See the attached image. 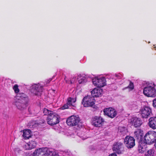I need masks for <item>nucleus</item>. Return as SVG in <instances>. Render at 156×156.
<instances>
[{"mask_svg": "<svg viewBox=\"0 0 156 156\" xmlns=\"http://www.w3.org/2000/svg\"><path fill=\"white\" fill-rule=\"evenodd\" d=\"M43 113L44 115H48L47 121L49 125L53 126L59 123V117L56 113L46 108L43 109Z\"/></svg>", "mask_w": 156, "mask_h": 156, "instance_id": "nucleus-1", "label": "nucleus"}, {"mask_svg": "<svg viewBox=\"0 0 156 156\" xmlns=\"http://www.w3.org/2000/svg\"><path fill=\"white\" fill-rule=\"evenodd\" d=\"M52 152L47 148H41L35 150L33 153V156H52Z\"/></svg>", "mask_w": 156, "mask_h": 156, "instance_id": "nucleus-2", "label": "nucleus"}, {"mask_svg": "<svg viewBox=\"0 0 156 156\" xmlns=\"http://www.w3.org/2000/svg\"><path fill=\"white\" fill-rule=\"evenodd\" d=\"M145 142L147 144H151L155 142L156 143V132L151 131L146 134L144 136Z\"/></svg>", "mask_w": 156, "mask_h": 156, "instance_id": "nucleus-3", "label": "nucleus"}, {"mask_svg": "<svg viewBox=\"0 0 156 156\" xmlns=\"http://www.w3.org/2000/svg\"><path fill=\"white\" fill-rule=\"evenodd\" d=\"M80 121V118L73 115L69 117L66 120V122L68 126H77Z\"/></svg>", "mask_w": 156, "mask_h": 156, "instance_id": "nucleus-4", "label": "nucleus"}, {"mask_svg": "<svg viewBox=\"0 0 156 156\" xmlns=\"http://www.w3.org/2000/svg\"><path fill=\"white\" fill-rule=\"evenodd\" d=\"M123 141V139L122 142L119 141L115 142L113 145V150L118 154H122L124 151Z\"/></svg>", "mask_w": 156, "mask_h": 156, "instance_id": "nucleus-5", "label": "nucleus"}, {"mask_svg": "<svg viewBox=\"0 0 156 156\" xmlns=\"http://www.w3.org/2000/svg\"><path fill=\"white\" fill-rule=\"evenodd\" d=\"M94 98L90 96L85 97L82 101V103L84 107H88L92 106L95 104Z\"/></svg>", "mask_w": 156, "mask_h": 156, "instance_id": "nucleus-6", "label": "nucleus"}, {"mask_svg": "<svg viewBox=\"0 0 156 156\" xmlns=\"http://www.w3.org/2000/svg\"><path fill=\"white\" fill-rule=\"evenodd\" d=\"M15 105L19 110H23L26 108L28 105V99H18L15 102Z\"/></svg>", "mask_w": 156, "mask_h": 156, "instance_id": "nucleus-7", "label": "nucleus"}, {"mask_svg": "<svg viewBox=\"0 0 156 156\" xmlns=\"http://www.w3.org/2000/svg\"><path fill=\"white\" fill-rule=\"evenodd\" d=\"M144 94L148 97H154L156 96V90L150 86L144 87L143 90Z\"/></svg>", "mask_w": 156, "mask_h": 156, "instance_id": "nucleus-8", "label": "nucleus"}, {"mask_svg": "<svg viewBox=\"0 0 156 156\" xmlns=\"http://www.w3.org/2000/svg\"><path fill=\"white\" fill-rule=\"evenodd\" d=\"M124 143L128 149L132 148L135 145V140L131 136H126L124 139Z\"/></svg>", "mask_w": 156, "mask_h": 156, "instance_id": "nucleus-9", "label": "nucleus"}, {"mask_svg": "<svg viewBox=\"0 0 156 156\" xmlns=\"http://www.w3.org/2000/svg\"><path fill=\"white\" fill-rule=\"evenodd\" d=\"M92 82L95 86L99 88L103 87L106 84L105 79L104 77L100 78H95L92 80Z\"/></svg>", "mask_w": 156, "mask_h": 156, "instance_id": "nucleus-10", "label": "nucleus"}, {"mask_svg": "<svg viewBox=\"0 0 156 156\" xmlns=\"http://www.w3.org/2000/svg\"><path fill=\"white\" fill-rule=\"evenodd\" d=\"M104 121V119L101 117L95 116L92 118L91 123L95 127H100L103 125Z\"/></svg>", "mask_w": 156, "mask_h": 156, "instance_id": "nucleus-11", "label": "nucleus"}, {"mask_svg": "<svg viewBox=\"0 0 156 156\" xmlns=\"http://www.w3.org/2000/svg\"><path fill=\"white\" fill-rule=\"evenodd\" d=\"M103 112L105 115H107L111 118H114L117 115V111L112 108H105Z\"/></svg>", "mask_w": 156, "mask_h": 156, "instance_id": "nucleus-12", "label": "nucleus"}, {"mask_svg": "<svg viewBox=\"0 0 156 156\" xmlns=\"http://www.w3.org/2000/svg\"><path fill=\"white\" fill-rule=\"evenodd\" d=\"M140 112L143 118H147L151 113V110L149 107H145L141 109Z\"/></svg>", "mask_w": 156, "mask_h": 156, "instance_id": "nucleus-13", "label": "nucleus"}, {"mask_svg": "<svg viewBox=\"0 0 156 156\" xmlns=\"http://www.w3.org/2000/svg\"><path fill=\"white\" fill-rule=\"evenodd\" d=\"M43 87L39 84H34L32 86V91L36 95L38 94V93L42 91Z\"/></svg>", "mask_w": 156, "mask_h": 156, "instance_id": "nucleus-14", "label": "nucleus"}, {"mask_svg": "<svg viewBox=\"0 0 156 156\" xmlns=\"http://www.w3.org/2000/svg\"><path fill=\"white\" fill-rule=\"evenodd\" d=\"M103 92L102 89L100 88H94L91 92V94L92 97H98L101 96Z\"/></svg>", "mask_w": 156, "mask_h": 156, "instance_id": "nucleus-15", "label": "nucleus"}, {"mask_svg": "<svg viewBox=\"0 0 156 156\" xmlns=\"http://www.w3.org/2000/svg\"><path fill=\"white\" fill-rule=\"evenodd\" d=\"M36 145V142L35 141L31 140L25 144L24 148L25 150H30L35 148Z\"/></svg>", "mask_w": 156, "mask_h": 156, "instance_id": "nucleus-16", "label": "nucleus"}, {"mask_svg": "<svg viewBox=\"0 0 156 156\" xmlns=\"http://www.w3.org/2000/svg\"><path fill=\"white\" fill-rule=\"evenodd\" d=\"M148 125L152 129H156V116L152 117L149 119Z\"/></svg>", "mask_w": 156, "mask_h": 156, "instance_id": "nucleus-17", "label": "nucleus"}, {"mask_svg": "<svg viewBox=\"0 0 156 156\" xmlns=\"http://www.w3.org/2000/svg\"><path fill=\"white\" fill-rule=\"evenodd\" d=\"M135 137L139 142L142 141L143 136V131L140 129H137L134 132Z\"/></svg>", "mask_w": 156, "mask_h": 156, "instance_id": "nucleus-18", "label": "nucleus"}, {"mask_svg": "<svg viewBox=\"0 0 156 156\" xmlns=\"http://www.w3.org/2000/svg\"><path fill=\"white\" fill-rule=\"evenodd\" d=\"M146 143L145 142L141 141L139 142L138 150L139 153H143L146 150Z\"/></svg>", "mask_w": 156, "mask_h": 156, "instance_id": "nucleus-19", "label": "nucleus"}, {"mask_svg": "<svg viewBox=\"0 0 156 156\" xmlns=\"http://www.w3.org/2000/svg\"><path fill=\"white\" fill-rule=\"evenodd\" d=\"M132 123L135 127H137L141 125L142 122L140 118H135L133 119Z\"/></svg>", "mask_w": 156, "mask_h": 156, "instance_id": "nucleus-20", "label": "nucleus"}, {"mask_svg": "<svg viewBox=\"0 0 156 156\" xmlns=\"http://www.w3.org/2000/svg\"><path fill=\"white\" fill-rule=\"evenodd\" d=\"M31 131L30 129H25L23 130V136L26 139H28L31 136Z\"/></svg>", "mask_w": 156, "mask_h": 156, "instance_id": "nucleus-21", "label": "nucleus"}, {"mask_svg": "<svg viewBox=\"0 0 156 156\" xmlns=\"http://www.w3.org/2000/svg\"><path fill=\"white\" fill-rule=\"evenodd\" d=\"M76 101V100L75 98L70 97L69 98H67V104L69 105V106H73L74 105H73V104L75 103Z\"/></svg>", "mask_w": 156, "mask_h": 156, "instance_id": "nucleus-22", "label": "nucleus"}, {"mask_svg": "<svg viewBox=\"0 0 156 156\" xmlns=\"http://www.w3.org/2000/svg\"><path fill=\"white\" fill-rule=\"evenodd\" d=\"M87 81L86 78L84 77H80L78 80V82L79 84H83Z\"/></svg>", "mask_w": 156, "mask_h": 156, "instance_id": "nucleus-23", "label": "nucleus"}, {"mask_svg": "<svg viewBox=\"0 0 156 156\" xmlns=\"http://www.w3.org/2000/svg\"><path fill=\"white\" fill-rule=\"evenodd\" d=\"M154 150L150 149L148 150L147 153L145 154V156H154Z\"/></svg>", "mask_w": 156, "mask_h": 156, "instance_id": "nucleus-24", "label": "nucleus"}, {"mask_svg": "<svg viewBox=\"0 0 156 156\" xmlns=\"http://www.w3.org/2000/svg\"><path fill=\"white\" fill-rule=\"evenodd\" d=\"M18 97L20 98L18 99H28L26 97V95L23 93L19 94L18 95Z\"/></svg>", "mask_w": 156, "mask_h": 156, "instance_id": "nucleus-25", "label": "nucleus"}, {"mask_svg": "<svg viewBox=\"0 0 156 156\" xmlns=\"http://www.w3.org/2000/svg\"><path fill=\"white\" fill-rule=\"evenodd\" d=\"M13 89L16 93H18L19 92L20 90L18 88V86L16 84L13 86Z\"/></svg>", "mask_w": 156, "mask_h": 156, "instance_id": "nucleus-26", "label": "nucleus"}, {"mask_svg": "<svg viewBox=\"0 0 156 156\" xmlns=\"http://www.w3.org/2000/svg\"><path fill=\"white\" fill-rule=\"evenodd\" d=\"M127 87L129 89L131 90H133L134 88V86L133 83L131 81H130L129 84Z\"/></svg>", "mask_w": 156, "mask_h": 156, "instance_id": "nucleus-27", "label": "nucleus"}, {"mask_svg": "<svg viewBox=\"0 0 156 156\" xmlns=\"http://www.w3.org/2000/svg\"><path fill=\"white\" fill-rule=\"evenodd\" d=\"M70 106H69L68 104H67V103L66 104L64 105L62 107H61V109L62 110L65 109H66L68 108H69Z\"/></svg>", "mask_w": 156, "mask_h": 156, "instance_id": "nucleus-28", "label": "nucleus"}, {"mask_svg": "<svg viewBox=\"0 0 156 156\" xmlns=\"http://www.w3.org/2000/svg\"><path fill=\"white\" fill-rule=\"evenodd\" d=\"M153 106L154 108H156V98L153 100Z\"/></svg>", "mask_w": 156, "mask_h": 156, "instance_id": "nucleus-29", "label": "nucleus"}, {"mask_svg": "<svg viewBox=\"0 0 156 156\" xmlns=\"http://www.w3.org/2000/svg\"><path fill=\"white\" fill-rule=\"evenodd\" d=\"M108 156H117V155L115 153H113L109 154Z\"/></svg>", "mask_w": 156, "mask_h": 156, "instance_id": "nucleus-30", "label": "nucleus"}, {"mask_svg": "<svg viewBox=\"0 0 156 156\" xmlns=\"http://www.w3.org/2000/svg\"><path fill=\"white\" fill-rule=\"evenodd\" d=\"M52 80V79L51 78L49 79L48 80H47V81L46 82V83L47 84L48 83H49Z\"/></svg>", "mask_w": 156, "mask_h": 156, "instance_id": "nucleus-31", "label": "nucleus"}, {"mask_svg": "<svg viewBox=\"0 0 156 156\" xmlns=\"http://www.w3.org/2000/svg\"><path fill=\"white\" fill-rule=\"evenodd\" d=\"M28 110L29 112H31V110H30V107H29L28 108Z\"/></svg>", "mask_w": 156, "mask_h": 156, "instance_id": "nucleus-32", "label": "nucleus"}, {"mask_svg": "<svg viewBox=\"0 0 156 156\" xmlns=\"http://www.w3.org/2000/svg\"><path fill=\"white\" fill-rule=\"evenodd\" d=\"M154 146L155 149H156V143L154 144Z\"/></svg>", "mask_w": 156, "mask_h": 156, "instance_id": "nucleus-33", "label": "nucleus"}, {"mask_svg": "<svg viewBox=\"0 0 156 156\" xmlns=\"http://www.w3.org/2000/svg\"><path fill=\"white\" fill-rule=\"evenodd\" d=\"M115 75L116 76V77H118L119 76H118L117 74H115Z\"/></svg>", "mask_w": 156, "mask_h": 156, "instance_id": "nucleus-34", "label": "nucleus"}]
</instances>
